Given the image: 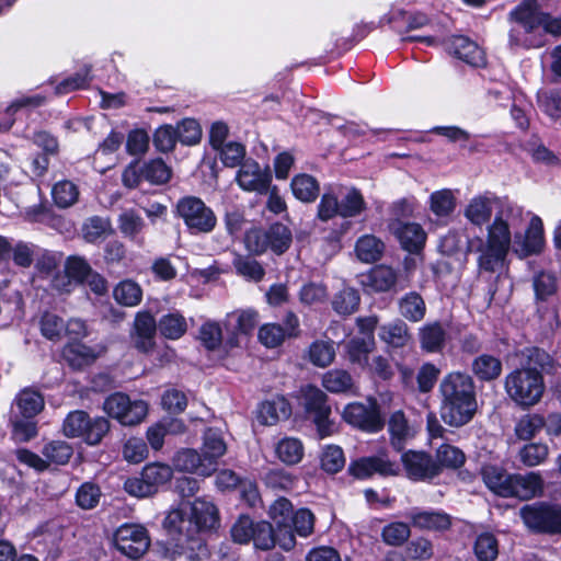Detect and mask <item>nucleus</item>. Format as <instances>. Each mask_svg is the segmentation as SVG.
Instances as JSON below:
<instances>
[{
    "label": "nucleus",
    "mask_w": 561,
    "mask_h": 561,
    "mask_svg": "<svg viewBox=\"0 0 561 561\" xmlns=\"http://www.w3.org/2000/svg\"><path fill=\"white\" fill-rule=\"evenodd\" d=\"M346 473L354 480L366 481L376 474L381 478L398 477L401 473V468L397 461L388 457L387 451H379L375 455L352 459Z\"/></svg>",
    "instance_id": "nucleus-10"
},
{
    "label": "nucleus",
    "mask_w": 561,
    "mask_h": 561,
    "mask_svg": "<svg viewBox=\"0 0 561 561\" xmlns=\"http://www.w3.org/2000/svg\"><path fill=\"white\" fill-rule=\"evenodd\" d=\"M113 296L117 304L134 307L141 302L142 289L135 280L124 279L114 287Z\"/></svg>",
    "instance_id": "nucleus-52"
},
{
    "label": "nucleus",
    "mask_w": 561,
    "mask_h": 561,
    "mask_svg": "<svg viewBox=\"0 0 561 561\" xmlns=\"http://www.w3.org/2000/svg\"><path fill=\"white\" fill-rule=\"evenodd\" d=\"M25 219L30 222L44 224L49 227H57L62 221V217L55 214L53 205L45 197H42L38 204L25 209Z\"/></svg>",
    "instance_id": "nucleus-49"
},
{
    "label": "nucleus",
    "mask_w": 561,
    "mask_h": 561,
    "mask_svg": "<svg viewBox=\"0 0 561 561\" xmlns=\"http://www.w3.org/2000/svg\"><path fill=\"white\" fill-rule=\"evenodd\" d=\"M173 465L179 471L202 477H209L215 472V467L208 466L207 461H204L203 454L193 448L176 451L173 457Z\"/></svg>",
    "instance_id": "nucleus-22"
},
{
    "label": "nucleus",
    "mask_w": 561,
    "mask_h": 561,
    "mask_svg": "<svg viewBox=\"0 0 561 561\" xmlns=\"http://www.w3.org/2000/svg\"><path fill=\"white\" fill-rule=\"evenodd\" d=\"M519 367L510 371L504 379L507 398L518 409L526 411L537 405L546 391L543 374H553L556 359L543 348L526 347Z\"/></svg>",
    "instance_id": "nucleus-2"
},
{
    "label": "nucleus",
    "mask_w": 561,
    "mask_h": 561,
    "mask_svg": "<svg viewBox=\"0 0 561 561\" xmlns=\"http://www.w3.org/2000/svg\"><path fill=\"white\" fill-rule=\"evenodd\" d=\"M435 462L438 465V476L445 468L457 470L466 462L465 453L457 446L443 444L436 450Z\"/></svg>",
    "instance_id": "nucleus-48"
},
{
    "label": "nucleus",
    "mask_w": 561,
    "mask_h": 561,
    "mask_svg": "<svg viewBox=\"0 0 561 561\" xmlns=\"http://www.w3.org/2000/svg\"><path fill=\"white\" fill-rule=\"evenodd\" d=\"M385 18L399 33L422 28L431 23L428 14L421 11L391 10Z\"/></svg>",
    "instance_id": "nucleus-28"
},
{
    "label": "nucleus",
    "mask_w": 561,
    "mask_h": 561,
    "mask_svg": "<svg viewBox=\"0 0 561 561\" xmlns=\"http://www.w3.org/2000/svg\"><path fill=\"white\" fill-rule=\"evenodd\" d=\"M45 460L58 466L67 465L73 455L72 446L66 440H50L42 449Z\"/></svg>",
    "instance_id": "nucleus-55"
},
{
    "label": "nucleus",
    "mask_w": 561,
    "mask_h": 561,
    "mask_svg": "<svg viewBox=\"0 0 561 561\" xmlns=\"http://www.w3.org/2000/svg\"><path fill=\"white\" fill-rule=\"evenodd\" d=\"M111 423L104 416L91 417L83 410L69 412L62 423V432L69 438H80L89 446L101 444L110 433Z\"/></svg>",
    "instance_id": "nucleus-6"
},
{
    "label": "nucleus",
    "mask_w": 561,
    "mask_h": 561,
    "mask_svg": "<svg viewBox=\"0 0 561 561\" xmlns=\"http://www.w3.org/2000/svg\"><path fill=\"white\" fill-rule=\"evenodd\" d=\"M398 313L402 319L417 323L426 316V302L422 295L415 290L405 293L398 299Z\"/></svg>",
    "instance_id": "nucleus-30"
},
{
    "label": "nucleus",
    "mask_w": 561,
    "mask_h": 561,
    "mask_svg": "<svg viewBox=\"0 0 561 561\" xmlns=\"http://www.w3.org/2000/svg\"><path fill=\"white\" fill-rule=\"evenodd\" d=\"M400 460L410 481L431 482L438 477V465L428 451L403 449Z\"/></svg>",
    "instance_id": "nucleus-13"
},
{
    "label": "nucleus",
    "mask_w": 561,
    "mask_h": 561,
    "mask_svg": "<svg viewBox=\"0 0 561 561\" xmlns=\"http://www.w3.org/2000/svg\"><path fill=\"white\" fill-rule=\"evenodd\" d=\"M415 197H402L394 201L389 208L390 219L388 224H409V219L415 217V209L417 207Z\"/></svg>",
    "instance_id": "nucleus-60"
},
{
    "label": "nucleus",
    "mask_w": 561,
    "mask_h": 561,
    "mask_svg": "<svg viewBox=\"0 0 561 561\" xmlns=\"http://www.w3.org/2000/svg\"><path fill=\"white\" fill-rule=\"evenodd\" d=\"M545 11L541 10L539 2H519L508 13L507 20L517 24L525 35H542V23Z\"/></svg>",
    "instance_id": "nucleus-16"
},
{
    "label": "nucleus",
    "mask_w": 561,
    "mask_h": 561,
    "mask_svg": "<svg viewBox=\"0 0 561 561\" xmlns=\"http://www.w3.org/2000/svg\"><path fill=\"white\" fill-rule=\"evenodd\" d=\"M227 451V445L219 430L208 427L204 432L203 445L201 453L204 456V461H207L208 466L215 467V472L218 468V460Z\"/></svg>",
    "instance_id": "nucleus-32"
},
{
    "label": "nucleus",
    "mask_w": 561,
    "mask_h": 561,
    "mask_svg": "<svg viewBox=\"0 0 561 561\" xmlns=\"http://www.w3.org/2000/svg\"><path fill=\"white\" fill-rule=\"evenodd\" d=\"M512 234L508 222L503 218L502 211L497 213L488 227L486 245L492 251L507 254L511 248Z\"/></svg>",
    "instance_id": "nucleus-27"
},
{
    "label": "nucleus",
    "mask_w": 561,
    "mask_h": 561,
    "mask_svg": "<svg viewBox=\"0 0 561 561\" xmlns=\"http://www.w3.org/2000/svg\"><path fill=\"white\" fill-rule=\"evenodd\" d=\"M222 219L226 232L230 237H238L248 222L244 207L234 204L226 207Z\"/></svg>",
    "instance_id": "nucleus-62"
},
{
    "label": "nucleus",
    "mask_w": 561,
    "mask_h": 561,
    "mask_svg": "<svg viewBox=\"0 0 561 561\" xmlns=\"http://www.w3.org/2000/svg\"><path fill=\"white\" fill-rule=\"evenodd\" d=\"M65 274L70 282L83 285L93 270L90 263L80 255H69L65 261Z\"/></svg>",
    "instance_id": "nucleus-58"
},
{
    "label": "nucleus",
    "mask_w": 561,
    "mask_h": 561,
    "mask_svg": "<svg viewBox=\"0 0 561 561\" xmlns=\"http://www.w3.org/2000/svg\"><path fill=\"white\" fill-rule=\"evenodd\" d=\"M61 356L70 368L81 370L92 365L100 353L82 341H68L61 350Z\"/></svg>",
    "instance_id": "nucleus-21"
},
{
    "label": "nucleus",
    "mask_w": 561,
    "mask_h": 561,
    "mask_svg": "<svg viewBox=\"0 0 561 561\" xmlns=\"http://www.w3.org/2000/svg\"><path fill=\"white\" fill-rule=\"evenodd\" d=\"M359 291L350 286H344L335 293L331 301L332 309L342 317L355 313L359 309Z\"/></svg>",
    "instance_id": "nucleus-43"
},
{
    "label": "nucleus",
    "mask_w": 561,
    "mask_h": 561,
    "mask_svg": "<svg viewBox=\"0 0 561 561\" xmlns=\"http://www.w3.org/2000/svg\"><path fill=\"white\" fill-rule=\"evenodd\" d=\"M150 137L144 128H134L126 136L125 150L127 154L139 159L149 150Z\"/></svg>",
    "instance_id": "nucleus-59"
},
{
    "label": "nucleus",
    "mask_w": 561,
    "mask_h": 561,
    "mask_svg": "<svg viewBox=\"0 0 561 561\" xmlns=\"http://www.w3.org/2000/svg\"><path fill=\"white\" fill-rule=\"evenodd\" d=\"M290 190L295 198L302 203H313L320 196L319 181L308 173L294 175Z\"/></svg>",
    "instance_id": "nucleus-34"
},
{
    "label": "nucleus",
    "mask_w": 561,
    "mask_h": 561,
    "mask_svg": "<svg viewBox=\"0 0 561 561\" xmlns=\"http://www.w3.org/2000/svg\"><path fill=\"white\" fill-rule=\"evenodd\" d=\"M328 401L327 393L312 383L300 389L299 404L304 410L305 419L314 425L320 439L332 436L336 431L335 423L331 419L332 409Z\"/></svg>",
    "instance_id": "nucleus-5"
},
{
    "label": "nucleus",
    "mask_w": 561,
    "mask_h": 561,
    "mask_svg": "<svg viewBox=\"0 0 561 561\" xmlns=\"http://www.w3.org/2000/svg\"><path fill=\"white\" fill-rule=\"evenodd\" d=\"M173 478V469L163 462L147 463L139 474L129 477L124 482V490L134 497L145 499L163 490Z\"/></svg>",
    "instance_id": "nucleus-8"
},
{
    "label": "nucleus",
    "mask_w": 561,
    "mask_h": 561,
    "mask_svg": "<svg viewBox=\"0 0 561 561\" xmlns=\"http://www.w3.org/2000/svg\"><path fill=\"white\" fill-rule=\"evenodd\" d=\"M449 51L456 58L474 68L484 67L486 64L484 51L468 36H453L449 44Z\"/></svg>",
    "instance_id": "nucleus-20"
},
{
    "label": "nucleus",
    "mask_w": 561,
    "mask_h": 561,
    "mask_svg": "<svg viewBox=\"0 0 561 561\" xmlns=\"http://www.w3.org/2000/svg\"><path fill=\"white\" fill-rule=\"evenodd\" d=\"M379 336L394 348L405 346L411 339L409 327L403 319H394L392 322L381 325Z\"/></svg>",
    "instance_id": "nucleus-41"
},
{
    "label": "nucleus",
    "mask_w": 561,
    "mask_h": 561,
    "mask_svg": "<svg viewBox=\"0 0 561 561\" xmlns=\"http://www.w3.org/2000/svg\"><path fill=\"white\" fill-rule=\"evenodd\" d=\"M411 536L410 526L403 522L387 524L381 530V539L388 546L400 547Z\"/></svg>",
    "instance_id": "nucleus-64"
},
{
    "label": "nucleus",
    "mask_w": 561,
    "mask_h": 561,
    "mask_svg": "<svg viewBox=\"0 0 561 561\" xmlns=\"http://www.w3.org/2000/svg\"><path fill=\"white\" fill-rule=\"evenodd\" d=\"M389 231L396 237L402 250L410 254H420L425 248L427 233L417 222L388 224Z\"/></svg>",
    "instance_id": "nucleus-17"
},
{
    "label": "nucleus",
    "mask_w": 561,
    "mask_h": 561,
    "mask_svg": "<svg viewBox=\"0 0 561 561\" xmlns=\"http://www.w3.org/2000/svg\"><path fill=\"white\" fill-rule=\"evenodd\" d=\"M268 516L272 524L280 533V549L290 551L296 546V538L290 528L291 517L294 516V506L290 500L285 496L276 499L268 508Z\"/></svg>",
    "instance_id": "nucleus-14"
},
{
    "label": "nucleus",
    "mask_w": 561,
    "mask_h": 561,
    "mask_svg": "<svg viewBox=\"0 0 561 561\" xmlns=\"http://www.w3.org/2000/svg\"><path fill=\"white\" fill-rule=\"evenodd\" d=\"M339 208L341 218H355L367 209V203L362 191L352 186L341 198L339 197Z\"/></svg>",
    "instance_id": "nucleus-40"
},
{
    "label": "nucleus",
    "mask_w": 561,
    "mask_h": 561,
    "mask_svg": "<svg viewBox=\"0 0 561 561\" xmlns=\"http://www.w3.org/2000/svg\"><path fill=\"white\" fill-rule=\"evenodd\" d=\"M470 370L473 379L476 378L481 383H490L501 377L503 364L499 357L483 353L472 359Z\"/></svg>",
    "instance_id": "nucleus-23"
},
{
    "label": "nucleus",
    "mask_w": 561,
    "mask_h": 561,
    "mask_svg": "<svg viewBox=\"0 0 561 561\" xmlns=\"http://www.w3.org/2000/svg\"><path fill=\"white\" fill-rule=\"evenodd\" d=\"M409 423L402 410L394 411L388 421L390 445L397 453H401L409 436Z\"/></svg>",
    "instance_id": "nucleus-42"
},
{
    "label": "nucleus",
    "mask_w": 561,
    "mask_h": 561,
    "mask_svg": "<svg viewBox=\"0 0 561 561\" xmlns=\"http://www.w3.org/2000/svg\"><path fill=\"white\" fill-rule=\"evenodd\" d=\"M342 419L352 427L370 434L379 433L386 425L381 407L375 398H369L368 404L347 403L343 409Z\"/></svg>",
    "instance_id": "nucleus-11"
},
{
    "label": "nucleus",
    "mask_w": 561,
    "mask_h": 561,
    "mask_svg": "<svg viewBox=\"0 0 561 561\" xmlns=\"http://www.w3.org/2000/svg\"><path fill=\"white\" fill-rule=\"evenodd\" d=\"M545 247L543 224L540 217L534 216L525 231L522 251L524 256L540 254Z\"/></svg>",
    "instance_id": "nucleus-38"
},
{
    "label": "nucleus",
    "mask_w": 561,
    "mask_h": 561,
    "mask_svg": "<svg viewBox=\"0 0 561 561\" xmlns=\"http://www.w3.org/2000/svg\"><path fill=\"white\" fill-rule=\"evenodd\" d=\"M419 341L425 353H442L446 346L447 331L438 320L427 322L419 329Z\"/></svg>",
    "instance_id": "nucleus-24"
},
{
    "label": "nucleus",
    "mask_w": 561,
    "mask_h": 561,
    "mask_svg": "<svg viewBox=\"0 0 561 561\" xmlns=\"http://www.w3.org/2000/svg\"><path fill=\"white\" fill-rule=\"evenodd\" d=\"M256 255L253 253H232L231 264L238 276L243 277L247 280L259 283L261 282L266 272L263 264L255 259Z\"/></svg>",
    "instance_id": "nucleus-29"
},
{
    "label": "nucleus",
    "mask_w": 561,
    "mask_h": 561,
    "mask_svg": "<svg viewBox=\"0 0 561 561\" xmlns=\"http://www.w3.org/2000/svg\"><path fill=\"white\" fill-rule=\"evenodd\" d=\"M279 531L273 526L271 522L260 520L255 523V528L253 533V541L254 547L256 549L267 551L273 549L275 546L280 548V536Z\"/></svg>",
    "instance_id": "nucleus-46"
},
{
    "label": "nucleus",
    "mask_w": 561,
    "mask_h": 561,
    "mask_svg": "<svg viewBox=\"0 0 561 561\" xmlns=\"http://www.w3.org/2000/svg\"><path fill=\"white\" fill-rule=\"evenodd\" d=\"M220 528V513L210 501L196 497L193 502L170 510L162 520L167 539L158 542L162 556L174 561H207L210 550L205 534Z\"/></svg>",
    "instance_id": "nucleus-1"
},
{
    "label": "nucleus",
    "mask_w": 561,
    "mask_h": 561,
    "mask_svg": "<svg viewBox=\"0 0 561 561\" xmlns=\"http://www.w3.org/2000/svg\"><path fill=\"white\" fill-rule=\"evenodd\" d=\"M438 413L449 427L460 428L478 413V396L473 377L461 370L444 375L437 388Z\"/></svg>",
    "instance_id": "nucleus-3"
},
{
    "label": "nucleus",
    "mask_w": 561,
    "mask_h": 561,
    "mask_svg": "<svg viewBox=\"0 0 561 561\" xmlns=\"http://www.w3.org/2000/svg\"><path fill=\"white\" fill-rule=\"evenodd\" d=\"M512 476L499 465L486 463L481 468V477L486 488L502 497H507L512 493Z\"/></svg>",
    "instance_id": "nucleus-26"
},
{
    "label": "nucleus",
    "mask_w": 561,
    "mask_h": 561,
    "mask_svg": "<svg viewBox=\"0 0 561 561\" xmlns=\"http://www.w3.org/2000/svg\"><path fill=\"white\" fill-rule=\"evenodd\" d=\"M375 341L354 336L345 345L347 358L352 364L364 367L368 364L369 353L374 350Z\"/></svg>",
    "instance_id": "nucleus-53"
},
{
    "label": "nucleus",
    "mask_w": 561,
    "mask_h": 561,
    "mask_svg": "<svg viewBox=\"0 0 561 561\" xmlns=\"http://www.w3.org/2000/svg\"><path fill=\"white\" fill-rule=\"evenodd\" d=\"M548 419L542 414L527 413L522 415L514 426V434L519 440L530 442L542 428H547Z\"/></svg>",
    "instance_id": "nucleus-39"
},
{
    "label": "nucleus",
    "mask_w": 561,
    "mask_h": 561,
    "mask_svg": "<svg viewBox=\"0 0 561 561\" xmlns=\"http://www.w3.org/2000/svg\"><path fill=\"white\" fill-rule=\"evenodd\" d=\"M157 331L158 321L153 314L149 310L138 311L134 319L135 347L142 353L150 352L156 344Z\"/></svg>",
    "instance_id": "nucleus-19"
},
{
    "label": "nucleus",
    "mask_w": 561,
    "mask_h": 561,
    "mask_svg": "<svg viewBox=\"0 0 561 561\" xmlns=\"http://www.w3.org/2000/svg\"><path fill=\"white\" fill-rule=\"evenodd\" d=\"M473 553L478 561H494L499 556V540L492 533L484 531L476 537Z\"/></svg>",
    "instance_id": "nucleus-54"
},
{
    "label": "nucleus",
    "mask_w": 561,
    "mask_h": 561,
    "mask_svg": "<svg viewBox=\"0 0 561 561\" xmlns=\"http://www.w3.org/2000/svg\"><path fill=\"white\" fill-rule=\"evenodd\" d=\"M346 459L341 446L325 445L320 454V468L328 474L340 472L345 466Z\"/></svg>",
    "instance_id": "nucleus-51"
},
{
    "label": "nucleus",
    "mask_w": 561,
    "mask_h": 561,
    "mask_svg": "<svg viewBox=\"0 0 561 561\" xmlns=\"http://www.w3.org/2000/svg\"><path fill=\"white\" fill-rule=\"evenodd\" d=\"M277 458L285 465L299 463L305 455V447L299 438L284 437L275 446Z\"/></svg>",
    "instance_id": "nucleus-45"
},
{
    "label": "nucleus",
    "mask_w": 561,
    "mask_h": 561,
    "mask_svg": "<svg viewBox=\"0 0 561 561\" xmlns=\"http://www.w3.org/2000/svg\"><path fill=\"white\" fill-rule=\"evenodd\" d=\"M265 238L267 241V250L277 256L285 254L293 243V232L290 228L280 221H275L266 228Z\"/></svg>",
    "instance_id": "nucleus-33"
},
{
    "label": "nucleus",
    "mask_w": 561,
    "mask_h": 561,
    "mask_svg": "<svg viewBox=\"0 0 561 561\" xmlns=\"http://www.w3.org/2000/svg\"><path fill=\"white\" fill-rule=\"evenodd\" d=\"M397 280V272L391 266L380 264L362 274L359 283L367 294H379L390 291Z\"/></svg>",
    "instance_id": "nucleus-18"
},
{
    "label": "nucleus",
    "mask_w": 561,
    "mask_h": 561,
    "mask_svg": "<svg viewBox=\"0 0 561 561\" xmlns=\"http://www.w3.org/2000/svg\"><path fill=\"white\" fill-rule=\"evenodd\" d=\"M236 181L243 191L266 194L272 184V172L268 165L261 169L257 161L249 158L240 165Z\"/></svg>",
    "instance_id": "nucleus-15"
},
{
    "label": "nucleus",
    "mask_w": 561,
    "mask_h": 561,
    "mask_svg": "<svg viewBox=\"0 0 561 561\" xmlns=\"http://www.w3.org/2000/svg\"><path fill=\"white\" fill-rule=\"evenodd\" d=\"M172 213L193 236L211 233L218 224L214 209L196 195L181 196L173 205Z\"/></svg>",
    "instance_id": "nucleus-4"
},
{
    "label": "nucleus",
    "mask_w": 561,
    "mask_h": 561,
    "mask_svg": "<svg viewBox=\"0 0 561 561\" xmlns=\"http://www.w3.org/2000/svg\"><path fill=\"white\" fill-rule=\"evenodd\" d=\"M411 523L419 529L446 531L451 527V517L445 512L420 511L411 515Z\"/></svg>",
    "instance_id": "nucleus-36"
},
{
    "label": "nucleus",
    "mask_w": 561,
    "mask_h": 561,
    "mask_svg": "<svg viewBox=\"0 0 561 561\" xmlns=\"http://www.w3.org/2000/svg\"><path fill=\"white\" fill-rule=\"evenodd\" d=\"M519 516L526 528L536 535H561V504L537 501L525 504Z\"/></svg>",
    "instance_id": "nucleus-9"
},
{
    "label": "nucleus",
    "mask_w": 561,
    "mask_h": 561,
    "mask_svg": "<svg viewBox=\"0 0 561 561\" xmlns=\"http://www.w3.org/2000/svg\"><path fill=\"white\" fill-rule=\"evenodd\" d=\"M178 140L185 146H195L202 139V127L197 119L186 117L178 123L176 127Z\"/></svg>",
    "instance_id": "nucleus-63"
},
{
    "label": "nucleus",
    "mask_w": 561,
    "mask_h": 561,
    "mask_svg": "<svg viewBox=\"0 0 561 561\" xmlns=\"http://www.w3.org/2000/svg\"><path fill=\"white\" fill-rule=\"evenodd\" d=\"M512 493L507 497L529 500L542 492L543 481L539 473L529 472L526 476L515 473L511 482Z\"/></svg>",
    "instance_id": "nucleus-31"
},
{
    "label": "nucleus",
    "mask_w": 561,
    "mask_h": 561,
    "mask_svg": "<svg viewBox=\"0 0 561 561\" xmlns=\"http://www.w3.org/2000/svg\"><path fill=\"white\" fill-rule=\"evenodd\" d=\"M15 409L11 414L22 415L26 419L36 417L45 407L44 396L38 389L25 387L14 399Z\"/></svg>",
    "instance_id": "nucleus-25"
},
{
    "label": "nucleus",
    "mask_w": 561,
    "mask_h": 561,
    "mask_svg": "<svg viewBox=\"0 0 561 561\" xmlns=\"http://www.w3.org/2000/svg\"><path fill=\"white\" fill-rule=\"evenodd\" d=\"M11 437L16 443H27L38 435L36 417L26 419L22 415L11 414L9 419Z\"/></svg>",
    "instance_id": "nucleus-47"
},
{
    "label": "nucleus",
    "mask_w": 561,
    "mask_h": 561,
    "mask_svg": "<svg viewBox=\"0 0 561 561\" xmlns=\"http://www.w3.org/2000/svg\"><path fill=\"white\" fill-rule=\"evenodd\" d=\"M39 330L48 341L58 342L64 335L65 321L58 314L45 311L39 319Z\"/></svg>",
    "instance_id": "nucleus-61"
},
{
    "label": "nucleus",
    "mask_w": 561,
    "mask_h": 561,
    "mask_svg": "<svg viewBox=\"0 0 561 561\" xmlns=\"http://www.w3.org/2000/svg\"><path fill=\"white\" fill-rule=\"evenodd\" d=\"M465 216L471 224L479 227L489 222L492 216L490 201L481 196L472 198L465 209Z\"/></svg>",
    "instance_id": "nucleus-56"
},
{
    "label": "nucleus",
    "mask_w": 561,
    "mask_h": 561,
    "mask_svg": "<svg viewBox=\"0 0 561 561\" xmlns=\"http://www.w3.org/2000/svg\"><path fill=\"white\" fill-rule=\"evenodd\" d=\"M80 196L79 187L70 180L57 181L51 187V198L54 204L61 209L75 205Z\"/></svg>",
    "instance_id": "nucleus-50"
},
{
    "label": "nucleus",
    "mask_w": 561,
    "mask_h": 561,
    "mask_svg": "<svg viewBox=\"0 0 561 561\" xmlns=\"http://www.w3.org/2000/svg\"><path fill=\"white\" fill-rule=\"evenodd\" d=\"M151 543L148 529L136 523H124L113 534L115 549L130 560H139Z\"/></svg>",
    "instance_id": "nucleus-12"
},
{
    "label": "nucleus",
    "mask_w": 561,
    "mask_h": 561,
    "mask_svg": "<svg viewBox=\"0 0 561 561\" xmlns=\"http://www.w3.org/2000/svg\"><path fill=\"white\" fill-rule=\"evenodd\" d=\"M322 386L332 393H344L352 389L353 378L347 370L331 369L322 377Z\"/></svg>",
    "instance_id": "nucleus-57"
},
{
    "label": "nucleus",
    "mask_w": 561,
    "mask_h": 561,
    "mask_svg": "<svg viewBox=\"0 0 561 561\" xmlns=\"http://www.w3.org/2000/svg\"><path fill=\"white\" fill-rule=\"evenodd\" d=\"M187 328L186 319L179 310L162 314L158 320L159 334L165 340H180L186 334Z\"/></svg>",
    "instance_id": "nucleus-35"
},
{
    "label": "nucleus",
    "mask_w": 561,
    "mask_h": 561,
    "mask_svg": "<svg viewBox=\"0 0 561 561\" xmlns=\"http://www.w3.org/2000/svg\"><path fill=\"white\" fill-rule=\"evenodd\" d=\"M118 229L121 233L129 241L142 245L145 242L144 237H139L146 227L144 218L135 210L127 209L119 214L117 218Z\"/></svg>",
    "instance_id": "nucleus-37"
},
{
    "label": "nucleus",
    "mask_w": 561,
    "mask_h": 561,
    "mask_svg": "<svg viewBox=\"0 0 561 561\" xmlns=\"http://www.w3.org/2000/svg\"><path fill=\"white\" fill-rule=\"evenodd\" d=\"M172 169L162 158H153L141 163L133 159L122 171V185L127 190H136L146 181L151 185H165L172 178Z\"/></svg>",
    "instance_id": "nucleus-7"
},
{
    "label": "nucleus",
    "mask_w": 561,
    "mask_h": 561,
    "mask_svg": "<svg viewBox=\"0 0 561 561\" xmlns=\"http://www.w3.org/2000/svg\"><path fill=\"white\" fill-rule=\"evenodd\" d=\"M385 251V243L374 234H364L355 243V252L359 261L375 263L379 261Z\"/></svg>",
    "instance_id": "nucleus-44"
}]
</instances>
